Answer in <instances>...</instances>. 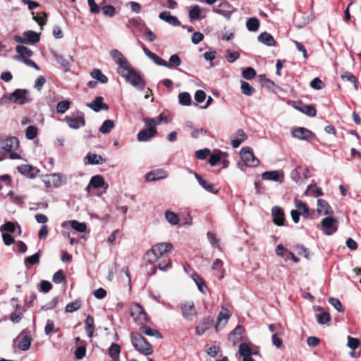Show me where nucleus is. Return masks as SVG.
<instances>
[{
    "label": "nucleus",
    "mask_w": 361,
    "mask_h": 361,
    "mask_svg": "<svg viewBox=\"0 0 361 361\" xmlns=\"http://www.w3.org/2000/svg\"><path fill=\"white\" fill-rule=\"evenodd\" d=\"M91 76L103 84H106L108 82L107 77L102 74L99 69H94L91 72Z\"/></svg>",
    "instance_id": "37"
},
{
    "label": "nucleus",
    "mask_w": 361,
    "mask_h": 361,
    "mask_svg": "<svg viewBox=\"0 0 361 361\" xmlns=\"http://www.w3.org/2000/svg\"><path fill=\"white\" fill-rule=\"evenodd\" d=\"M247 136L245 132L240 129L236 133V137L231 140V145L233 148L238 147L240 144L245 140Z\"/></svg>",
    "instance_id": "28"
},
{
    "label": "nucleus",
    "mask_w": 361,
    "mask_h": 361,
    "mask_svg": "<svg viewBox=\"0 0 361 361\" xmlns=\"http://www.w3.org/2000/svg\"><path fill=\"white\" fill-rule=\"evenodd\" d=\"M110 56L113 60L118 65V71L126 68H129V63L125 58L123 54L118 49H111L109 52Z\"/></svg>",
    "instance_id": "12"
},
{
    "label": "nucleus",
    "mask_w": 361,
    "mask_h": 361,
    "mask_svg": "<svg viewBox=\"0 0 361 361\" xmlns=\"http://www.w3.org/2000/svg\"><path fill=\"white\" fill-rule=\"evenodd\" d=\"M240 88L242 92L247 96H251L255 92L254 88L245 81H241Z\"/></svg>",
    "instance_id": "44"
},
{
    "label": "nucleus",
    "mask_w": 361,
    "mask_h": 361,
    "mask_svg": "<svg viewBox=\"0 0 361 361\" xmlns=\"http://www.w3.org/2000/svg\"><path fill=\"white\" fill-rule=\"evenodd\" d=\"M90 164H99L102 160V157L100 155L96 154H88L86 156Z\"/></svg>",
    "instance_id": "52"
},
{
    "label": "nucleus",
    "mask_w": 361,
    "mask_h": 361,
    "mask_svg": "<svg viewBox=\"0 0 361 361\" xmlns=\"http://www.w3.org/2000/svg\"><path fill=\"white\" fill-rule=\"evenodd\" d=\"M301 171H302L301 167L296 168L293 171H292L290 177L293 180H294L296 183L300 182L301 180V179H302V176L300 175Z\"/></svg>",
    "instance_id": "60"
},
{
    "label": "nucleus",
    "mask_w": 361,
    "mask_h": 361,
    "mask_svg": "<svg viewBox=\"0 0 361 361\" xmlns=\"http://www.w3.org/2000/svg\"><path fill=\"white\" fill-rule=\"evenodd\" d=\"M341 78L343 80H347L350 82H352L354 85V87L355 90H357L358 88V82L356 79V78L350 72H345L341 75Z\"/></svg>",
    "instance_id": "39"
},
{
    "label": "nucleus",
    "mask_w": 361,
    "mask_h": 361,
    "mask_svg": "<svg viewBox=\"0 0 361 361\" xmlns=\"http://www.w3.org/2000/svg\"><path fill=\"white\" fill-rule=\"evenodd\" d=\"M259 27V21L257 18H250L246 23V27L249 31L256 32Z\"/></svg>",
    "instance_id": "35"
},
{
    "label": "nucleus",
    "mask_w": 361,
    "mask_h": 361,
    "mask_svg": "<svg viewBox=\"0 0 361 361\" xmlns=\"http://www.w3.org/2000/svg\"><path fill=\"white\" fill-rule=\"evenodd\" d=\"M240 56V54L237 51L231 52L230 50L226 51V58L229 63H233Z\"/></svg>",
    "instance_id": "63"
},
{
    "label": "nucleus",
    "mask_w": 361,
    "mask_h": 361,
    "mask_svg": "<svg viewBox=\"0 0 361 361\" xmlns=\"http://www.w3.org/2000/svg\"><path fill=\"white\" fill-rule=\"evenodd\" d=\"M271 213L274 224L277 226H282L283 224L285 216L281 208L275 206L272 208Z\"/></svg>",
    "instance_id": "21"
},
{
    "label": "nucleus",
    "mask_w": 361,
    "mask_h": 361,
    "mask_svg": "<svg viewBox=\"0 0 361 361\" xmlns=\"http://www.w3.org/2000/svg\"><path fill=\"white\" fill-rule=\"evenodd\" d=\"M39 252H37L31 256L27 257L25 259V264H30V265H34L35 264H37L39 262Z\"/></svg>",
    "instance_id": "58"
},
{
    "label": "nucleus",
    "mask_w": 361,
    "mask_h": 361,
    "mask_svg": "<svg viewBox=\"0 0 361 361\" xmlns=\"http://www.w3.org/2000/svg\"><path fill=\"white\" fill-rule=\"evenodd\" d=\"M18 171L22 175H24L26 177L30 178H35L39 172V170L37 169V168H35L31 165H27V164H23V165L19 166L18 167Z\"/></svg>",
    "instance_id": "16"
},
{
    "label": "nucleus",
    "mask_w": 361,
    "mask_h": 361,
    "mask_svg": "<svg viewBox=\"0 0 361 361\" xmlns=\"http://www.w3.org/2000/svg\"><path fill=\"white\" fill-rule=\"evenodd\" d=\"M51 53L56 61L61 66L68 67L70 66V61L68 59H65L61 54L57 53L55 51H52Z\"/></svg>",
    "instance_id": "38"
},
{
    "label": "nucleus",
    "mask_w": 361,
    "mask_h": 361,
    "mask_svg": "<svg viewBox=\"0 0 361 361\" xmlns=\"http://www.w3.org/2000/svg\"><path fill=\"white\" fill-rule=\"evenodd\" d=\"M318 228L322 230L325 235H332L338 229L337 221L332 216L325 217L322 220Z\"/></svg>",
    "instance_id": "7"
},
{
    "label": "nucleus",
    "mask_w": 361,
    "mask_h": 361,
    "mask_svg": "<svg viewBox=\"0 0 361 361\" xmlns=\"http://www.w3.org/2000/svg\"><path fill=\"white\" fill-rule=\"evenodd\" d=\"M317 211L318 214L323 215H331L334 213L331 207L328 204V202L322 199L317 200Z\"/></svg>",
    "instance_id": "20"
},
{
    "label": "nucleus",
    "mask_w": 361,
    "mask_h": 361,
    "mask_svg": "<svg viewBox=\"0 0 361 361\" xmlns=\"http://www.w3.org/2000/svg\"><path fill=\"white\" fill-rule=\"evenodd\" d=\"M212 323L213 320L210 317H206L202 318L195 328V334L197 336H202L211 327Z\"/></svg>",
    "instance_id": "17"
},
{
    "label": "nucleus",
    "mask_w": 361,
    "mask_h": 361,
    "mask_svg": "<svg viewBox=\"0 0 361 361\" xmlns=\"http://www.w3.org/2000/svg\"><path fill=\"white\" fill-rule=\"evenodd\" d=\"M130 314L134 320L138 323L142 324L147 321V314L142 307L138 303H135L131 306Z\"/></svg>",
    "instance_id": "11"
},
{
    "label": "nucleus",
    "mask_w": 361,
    "mask_h": 361,
    "mask_svg": "<svg viewBox=\"0 0 361 361\" xmlns=\"http://www.w3.org/2000/svg\"><path fill=\"white\" fill-rule=\"evenodd\" d=\"M143 122L147 126V128L140 130L137 135V140L140 142L148 141L150 138L154 137L157 130L156 128V121L154 118H145Z\"/></svg>",
    "instance_id": "5"
},
{
    "label": "nucleus",
    "mask_w": 361,
    "mask_h": 361,
    "mask_svg": "<svg viewBox=\"0 0 361 361\" xmlns=\"http://www.w3.org/2000/svg\"><path fill=\"white\" fill-rule=\"evenodd\" d=\"M168 176L166 171L160 169L148 172L145 175V180L147 182L156 181L158 180L164 179Z\"/></svg>",
    "instance_id": "14"
},
{
    "label": "nucleus",
    "mask_w": 361,
    "mask_h": 361,
    "mask_svg": "<svg viewBox=\"0 0 361 361\" xmlns=\"http://www.w3.org/2000/svg\"><path fill=\"white\" fill-rule=\"evenodd\" d=\"M258 40L260 42H262L267 46H269V47L274 46L275 44V40H274V37H272V35L266 32H262L258 36Z\"/></svg>",
    "instance_id": "29"
},
{
    "label": "nucleus",
    "mask_w": 361,
    "mask_h": 361,
    "mask_svg": "<svg viewBox=\"0 0 361 361\" xmlns=\"http://www.w3.org/2000/svg\"><path fill=\"white\" fill-rule=\"evenodd\" d=\"M70 108V102L68 100L59 102L56 106V111L59 114H64Z\"/></svg>",
    "instance_id": "46"
},
{
    "label": "nucleus",
    "mask_w": 361,
    "mask_h": 361,
    "mask_svg": "<svg viewBox=\"0 0 361 361\" xmlns=\"http://www.w3.org/2000/svg\"><path fill=\"white\" fill-rule=\"evenodd\" d=\"M115 124L112 120H105L101 127L99 128V132L103 134H108L114 128Z\"/></svg>",
    "instance_id": "34"
},
{
    "label": "nucleus",
    "mask_w": 361,
    "mask_h": 361,
    "mask_svg": "<svg viewBox=\"0 0 361 361\" xmlns=\"http://www.w3.org/2000/svg\"><path fill=\"white\" fill-rule=\"evenodd\" d=\"M44 182L48 188H58L66 183V176L61 173H52L46 176Z\"/></svg>",
    "instance_id": "10"
},
{
    "label": "nucleus",
    "mask_w": 361,
    "mask_h": 361,
    "mask_svg": "<svg viewBox=\"0 0 361 361\" xmlns=\"http://www.w3.org/2000/svg\"><path fill=\"white\" fill-rule=\"evenodd\" d=\"M291 135L295 138L304 140H309L313 137V133L310 130L302 127L293 130Z\"/></svg>",
    "instance_id": "13"
},
{
    "label": "nucleus",
    "mask_w": 361,
    "mask_h": 361,
    "mask_svg": "<svg viewBox=\"0 0 361 361\" xmlns=\"http://www.w3.org/2000/svg\"><path fill=\"white\" fill-rule=\"evenodd\" d=\"M183 317L189 322H192L197 317V312L192 301H187L180 304Z\"/></svg>",
    "instance_id": "8"
},
{
    "label": "nucleus",
    "mask_w": 361,
    "mask_h": 361,
    "mask_svg": "<svg viewBox=\"0 0 361 361\" xmlns=\"http://www.w3.org/2000/svg\"><path fill=\"white\" fill-rule=\"evenodd\" d=\"M121 347L118 344L112 343L109 348V355L113 361H119Z\"/></svg>",
    "instance_id": "27"
},
{
    "label": "nucleus",
    "mask_w": 361,
    "mask_h": 361,
    "mask_svg": "<svg viewBox=\"0 0 361 361\" xmlns=\"http://www.w3.org/2000/svg\"><path fill=\"white\" fill-rule=\"evenodd\" d=\"M16 51L19 54V56H15L13 58L16 60L20 61H21L22 59H27V57L32 56L33 54L32 50L23 45L16 46Z\"/></svg>",
    "instance_id": "22"
},
{
    "label": "nucleus",
    "mask_w": 361,
    "mask_h": 361,
    "mask_svg": "<svg viewBox=\"0 0 361 361\" xmlns=\"http://www.w3.org/2000/svg\"><path fill=\"white\" fill-rule=\"evenodd\" d=\"M90 185L94 188H104L105 190L108 188V185L105 183L104 178L100 175L92 176L90 180Z\"/></svg>",
    "instance_id": "25"
},
{
    "label": "nucleus",
    "mask_w": 361,
    "mask_h": 361,
    "mask_svg": "<svg viewBox=\"0 0 361 361\" xmlns=\"http://www.w3.org/2000/svg\"><path fill=\"white\" fill-rule=\"evenodd\" d=\"M26 92V90H16L13 93L11 94V99L13 101V102L23 104L25 102V93Z\"/></svg>",
    "instance_id": "26"
},
{
    "label": "nucleus",
    "mask_w": 361,
    "mask_h": 361,
    "mask_svg": "<svg viewBox=\"0 0 361 361\" xmlns=\"http://www.w3.org/2000/svg\"><path fill=\"white\" fill-rule=\"evenodd\" d=\"M192 279L194 280L195 283H196L198 290L203 294H205V284L203 281V279L197 274H195L192 275Z\"/></svg>",
    "instance_id": "43"
},
{
    "label": "nucleus",
    "mask_w": 361,
    "mask_h": 361,
    "mask_svg": "<svg viewBox=\"0 0 361 361\" xmlns=\"http://www.w3.org/2000/svg\"><path fill=\"white\" fill-rule=\"evenodd\" d=\"M52 288L51 283L45 280H42L40 282L39 291L43 293H48Z\"/></svg>",
    "instance_id": "61"
},
{
    "label": "nucleus",
    "mask_w": 361,
    "mask_h": 361,
    "mask_svg": "<svg viewBox=\"0 0 361 361\" xmlns=\"http://www.w3.org/2000/svg\"><path fill=\"white\" fill-rule=\"evenodd\" d=\"M118 73L126 78V81L140 90H143L145 83L143 79L135 71L131 69L130 66L122 70L118 71Z\"/></svg>",
    "instance_id": "2"
},
{
    "label": "nucleus",
    "mask_w": 361,
    "mask_h": 361,
    "mask_svg": "<svg viewBox=\"0 0 361 361\" xmlns=\"http://www.w3.org/2000/svg\"><path fill=\"white\" fill-rule=\"evenodd\" d=\"M94 331V319L87 316L85 319V331L89 338H92Z\"/></svg>",
    "instance_id": "33"
},
{
    "label": "nucleus",
    "mask_w": 361,
    "mask_h": 361,
    "mask_svg": "<svg viewBox=\"0 0 361 361\" xmlns=\"http://www.w3.org/2000/svg\"><path fill=\"white\" fill-rule=\"evenodd\" d=\"M159 17L162 20H164L165 22L169 23L170 25H171L173 26L180 25V22L178 20V19L176 16H171L170 12H168V11L161 12L159 15Z\"/></svg>",
    "instance_id": "23"
},
{
    "label": "nucleus",
    "mask_w": 361,
    "mask_h": 361,
    "mask_svg": "<svg viewBox=\"0 0 361 361\" xmlns=\"http://www.w3.org/2000/svg\"><path fill=\"white\" fill-rule=\"evenodd\" d=\"M280 175L278 171H265L262 174V178L263 180L280 181Z\"/></svg>",
    "instance_id": "30"
},
{
    "label": "nucleus",
    "mask_w": 361,
    "mask_h": 361,
    "mask_svg": "<svg viewBox=\"0 0 361 361\" xmlns=\"http://www.w3.org/2000/svg\"><path fill=\"white\" fill-rule=\"evenodd\" d=\"M65 279L63 273L61 270L57 271L53 276L52 280L55 283H61Z\"/></svg>",
    "instance_id": "64"
},
{
    "label": "nucleus",
    "mask_w": 361,
    "mask_h": 361,
    "mask_svg": "<svg viewBox=\"0 0 361 361\" xmlns=\"http://www.w3.org/2000/svg\"><path fill=\"white\" fill-rule=\"evenodd\" d=\"M310 86L315 90H321L324 87V82L319 78H314L310 82Z\"/></svg>",
    "instance_id": "62"
},
{
    "label": "nucleus",
    "mask_w": 361,
    "mask_h": 361,
    "mask_svg": "<svg viewBox=\"0 0 361 361\" xmlns=\"http://www.w3.org/2000/svg\"><path fill=\"white\" fill-rule=\"evenodd\" d=\"M173 248V245L170 243H159L152 247V252L156 256H152L149 259V263H153L158 260L164 254L170 252Z\"/></svg>",
    "instance_id": "9"
},
{
    "label": "nucleus",
    "mask_w": 361,
    "mask_h": 361,
    "mask_svg": "<svg viewBox=\"0 0 361 361\" xmlns=\"http://www.w3.org/2000/svg\"><path fill=\"white\" fill-rule=\"evenodd\" d=\"M244 329L242 326H237L229 334L228 341L235 345L236 342L240 339V336L243 333Z\"/></svg>",
    "instance_id": "24"
},
{
    "label": "nucleus",
    "mask_w": 361,
    "mask_h": 361,
    "mask_svg": "<svg viewBox=\"0 0 361 361\" xmlns=\"http://www.w3.org/2000/svg\"><path fill=\"white\" fill-rule=\"evenodd\" d=\"M200 16V8L199 6H193L189 13V16L191 20H195L199 19Z\"/></svg>",
    "instance_id": "51"
},
{
    "label": "nucleus",
    "mask_w": 361,
    "mask_h": 361,
    "mask_svg": "<svg viewBox=\"0 0 361 361\" xmlns=\"http://www.w3.org/2000/svg\"><path fill=\"white\" fill-rule=\"evenodd\" d=\"M64 121H66L68 126L72 129H78L85 126V121L83 115H79L76 118L66 116Z\"/></svg>",
    "instance_id": "15"
},
{
    "label": "nucleus",
    "mask_w": 361,
    "mask_h": 361,
    "mask_svg": "<svg viewBox=\"0 0 361 361\" xmlns=\"http://www.w3.org/2000/svg\"><path fill=\"white\" fill-rule=\"evenodd\" d=\"M295 204L296 210L300 212L302 215L305 217H307L310 214L309 208L306 204L300 200L295 199Z\"/></svg>",
    "instance_id": "31"
},
{
    "label": "nucleus",
    "mask_w": 361,
    "mask_h": 361,
    "mask_svg": "<svg viewBox=\"0 0 361 361\" xmlns=\"http://www.w3.org/2000/svg\"><path fill=\"white\" fill-rule=\"evenodd\" d=\"M131 342L133 347L142 355L147 356L153 353L152 346L139 333H131Z\"/></svg>",
    "instance_id": "3"
},
{
    "label": "nucleus",
    "mask_w": 361,
    "mask_h": 361,
    "mask_svg": "<svg viewBox=\"0 0 361 361\" xmlns=\"http://www.w3.org/2000/svg\"><path fill=\"white\" fill-rule=\"evenodd\" d=\"M239 353L242 357H247L251 355V349L249 345L245 343H242L239 345Z\"/></svg>",
    "instance_id": "48"
},
{
    "label": "nucleus",
    "mask_w": 361,
    "mask_h": 361,
    "mask_svg": "<svg viewBox=\"0 0 361 361\" xmlns=\"http://www.w3.org/2000/svg\"><path fill=\"white\" fill-rule=\"evenodd\" d=\"M241 162L238 164L240 170L245 171L247 167H255L259 161L255 157L250 147H243L240 150Z\"/></svg>",
    "instance_id": "4"
},
{
    "label": "nucleus",
    "mask_w": 361,
    "mask_h": 361,
    "mask_svg": "<svg viewBox=\"0 0 361 361\" xmlns=\"http://www.w3.org/2000/svg\"><path fill=\"white\" fill-rule=\"evenodd\" d=\"M80 307V302L78 300H75L66 305V312H73L78 310Z\"/></svg>",
    "instance_id": "53"
},
{
    "label": "nucleus",
    "mask_w": 361,
    "mask_h": 361,
    "mask_svg": "<svg viewBox=\"0 0 361 361\" xmlns=\"http://www.w3.org/2000/svg\"><path fill=\"white\" fill-rule=\"evenodd\" d=\"M165 217L167 221L171 225H177L179 222L178 215L171 211H166L165 212Z\"/></svg>",
    "instance_id": "41"
},
{
    "label": "nucleus",
    "mask_w": 361,
    "mask_h": 361,
    "mask_svg": "<svg viewBox=\"0 0 361 361\" xmlns=\"http://www.w3.org/2000/svg\"><path fill=\"white\" fill-rule=\"evenodd\" d=\"M31 345V338L28 336H24L18 344L20 350L25 351L29 349Z\"/></svg>",
    "instance_id": "45"
},
{
    "label": "nucleus",
    "mask_w": 361,
    "mask_h": 361,
    "mask_svg": "<svg viewBox=\"0 0 361 361\" xmlns=\"http://www.w3.org/2000/svg\"><path fill=\"white\" fill-rule=\"evenodd\" d=\"M13 39L16 42L27 45H33L40 40V33L32 30H27L23 33V36L15 35Z\"/></svg>",
    "instance_id": "6"
},
{
    "label": "nucleus",
    "mask_w": 361,
    "mask_h": 361,
    "mask_svg": "<svg viewBox=\"0 0 361 361\" xmlns=\"http://www.w3.org/2000/svg\"><path fill=\"white\" fill-rule=\"evenodd\" d=\"M19 147V140L16 137H8L0 140V149L9 154L11 159H20L21 156L16 152Z\"/></svg>",
    "instance_id": "1"
},
{
    "label": "nucleus",
    "mask_w": 361,
    "mask_h": 361,
    "mask_svg": "<svg viewBox=\"0 0 361 361\" xmlns=\"http://www.w3.org/2000/svg\"><path fill=\"white\" fill-rule=\"evenodd\" d=\"M103 14L106 16L112 17L115 15V8L111 5H106L102 7Z\"/></svg>",
    "instance_id": "59"
},
{
    "label": "nucleus",
    "mask_w": 361,
    "mask_h": 361,
    "mask_svg": "<svg viewBox=\"0 0 361 361\" xmlns=\"http://www.w3.org/2000/svg\"><path fill=\"white\" fill-rule=\"evenodd\" d=\"M16 226L13 222L7 221L6 223H5L4 225H2L0 227V231H5L7 232L6 233H14L16 231Z\"/></svg>",
    "instance_id": "54"
},
{
    "label": "nucleus",
    "mask_w": 361,
    "mask_h": 361,
    "mask_svg": "<svg viewBox=\"0 0 361 361\" xmlns=\"http://www.w3.org/2000/svg\"><path fill=\"white\" fill-rule=\"evenodd\" d=\"M178 100L180 104L183 106H189L191 104V97L188 92H181L178 95Z\"/></svg>",
    "instance_id": "40"
},
{
    "label": "nucleus",
    "mask_w": 361,
    "mask_h": 361,
    "mask_svg": "<svg viewBox=\"0 0 361 361\" xmlns=\"http://www.w3.org/2000/svg\"><path fill=\"white\" fill-rule=\"evenodd\" d=\"M329 302L334 307V308L339 312H343V308L342 306L341 302L338 299L334 298H330L329 299Z\"/></svg>",
    "instance_id": "55"
},
{
    "label": "nucleus",
    "mask_w": 361,
    "mask_h": 361,
    "mask_svg": "<svg viewBox=\"0 0 361 361\" xmlns=\"http://www.w3.org/2000/svg\"><path fill=\"white\" fill-rule=\"evenodd\" d=\"M181 64V59L180 56L174 54L171 55L169 58V62L166 61V68L169 69H173L174 67H178Z\"/></svg>",
    "instance_id": "32"
},
{
    "label": "nucleus",
    "mask_w": 361,
    "mask_h": 361,
    "mask_svg": "<svg viewBox=\"0 0 361 361\" xmlns=\"http://www.w3.org/2000/svg\"><path fill=\"white\" fill-rule=\"evenodd\" d=\"M317 322L320 324H325L330 320V315L326 312H322L317 315Z\"/></svg>",
    "instance_id": "49"
},
{
    "label": "nucleus",
    "mask_w": 361,
    "mask_h": 361,
    "mask_svg": "<svg viewBox=\"0 0 361 361\" xmlns=\"http://www.w3.org/2000/svg\"><path fill=\"white\" fill-rule=\"evenodd\" d=\"M25 136L29 140H32L37 136V128L33 126H30L26 128Z\"/></svg>",
    "instance_id": "56"
},
{
    "label": "nucleus",
    "mask_w": 361,
    "mask_h": 361,
    "mask_svg": "<svg viewBox=\"0 0 361 361\" xmlns=\"http://www.w3.org/2000/svg\"><path fill=\"white\" fill-rule=\"evenodd\" d=\"M68 224L73 229L78 232L85 233L86 231L87 226L85 223H81L76 220H71L68 221Z\"/></svg>",
    "instance_id": "36"
},
{
    "label": "nucleus",
    "mask_w": 361,
    "mask_h": 361,
    "mask_svg": "<svg viewBox=\"0 0 361 361\" xmlns=\"http://www.w3.org/2000/svg\"><path fill=\"white\" fill-rule=\"evenodd\" d=\"M298 109L300 111L302 112L303 114H305L309 116H311V117H314L317 114L316 109L313 106H310V105L304 106L302 108H298Z\"/></svg>",
    "instance_id": "47"
},
{
    "label": "nucleus",
    "mask_w": 361,
    "mask_h": 361,
    "mask_svg": "<svg viewBox=\"0 0 361 361\" xmlns=\"http://www.w3.org/2000/svg\"><path fill=\"white\" fill-rule=\"evenodd\" d=\"M194 176L199 184L205 190L212 194H217L219 192V190L215 188L214 185L204 180L198 173H194Z\"/></svg>",
    "instance_id": "18"
},
{
    "label": "nucleus",
    "mask_w": 361,
    "mask_h": 361,
    "mask_svg": "<svg viewBox=\"0 0 361 361\" xmlns=\"http://www.w3.org/2000/svg\"><path fill=\"white\" fill-rule=\"evenodd\" d=\"M256 72L252 67H247L242 73L243 78L247 80H251L254 78Z\"/></svg>",
    "instance_id": "50"
},
{
    "label": "nucleus",
    "mask_w": 361,
    "mask_h": 361,
    "mask_svg": "<svg viewBox=\"0 0 361 361\" xmlns=\"http://www.w3.org/2000/svg\"><path fill=\"white\" fill-rule=\"evenodd\" d=\"M210 150L207 148H205L196 151L195 156L198 159L203 160L205 159L210 154Z\"/></svg>",
    "instance_id": "57"
},
{
    "label": "nucleus",
    "mask_w": 361,
    "mask_h": 361,
    "mask_svg": "<svg viewBox=\"0 0 361 361\" xmlns=\"http://www.w3.org/2000/svg\"><path fill=\"white\" fill-rule=\"evenodd\" d=\"M141 331L142 333H144L145 334H146L147 336H154L157 338H161V334H160V332L158 330L152 329L149 326H143L141 329Z\"/></svg>",
    "instance_id": "42"
},
{
    "label": "nucleus",
    "mask_w": 361,
    "mask_h": 361,
    "mask_svg": "<svg viewBox=\"0 0 361 361\" xmlns=\"http://www.w3.org/2000/svg\"><path fill=\"white\" fill-rule=\"evenodd\" d=\"M87 106L95 112H99L102 109L106 111L109 109V106L103 102L102 97H96L91 103L87 104Z\"/></svg>",
    "instance_id": "19"
}]
</instances>
